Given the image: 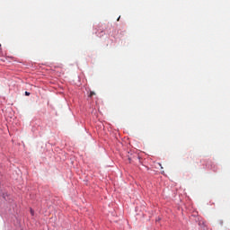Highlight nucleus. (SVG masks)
<instances>
[{"label": "nucleus", "instance_id": "obj_2", "mask_svg": "<svg viewBox=\"0 0 230 230\" xmlns=\"http://www.w3.org/2000/svg\"><path fill=\"white\" fill-rule=\"evenodd\" d=\"M25 96H30V92H25Z\"/></svg>", "mask_w": 230, "mask_h": 230}, {"label": "nucleus", "instance_id": "obj_4", "mask_svg": "<svg viewBox=\"0 0 230 230\" xmlns=\"http://www.w3.org/2000/svg\"><path fill=\"white\" fill-rule=\"evenodd\" d=\"M118 21H119V17L118 18Z\"/></svg>", "mask_w": 230, "mask_h": 230}, {"label": "nucleus", "instance_id": "obj_1", "mask_svg": "<svg viewBox=\"0 0 230 230\" xmlns=\"http://www.w3.org/2000/svg\"><path fill=\"white\" fill-rule=\"evenodd\" d=\"M93 96H96V93L94 92H90L89 97L93 98Z\"/></svg>", "mask_w": 230, "mask_h": 230}, {"label": "nucleus", "instance_id": "obj_3", "mask_svg": "<svg viewBox=\"0 0 230 230\" xmlns=\"http://www.w3.org/2000/svg\"><path fill=\"white\" fill-rule=\"evenodd\" d=\"M31 214L33 215V209L31 208Z\"/></svg>", "mask_w": 230, "mask_h": 230}]
</instances>
